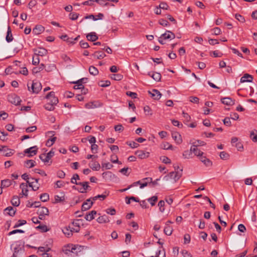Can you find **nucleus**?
Wrapping results in <instances>:
<instances>
[{
	"instance_id": "nucleus-1",
	"label": "nucleus",
	"mask_w": 257,
	"mask_h": 257,
	"mask_svg": "<svg viewBox=\"0 0 257 257\" xmlns=\"http://www.w3.org/2000/svg\"><path fill=\"white\" fill-rule=\"evenodd\" d=\"M81 246L78 245L68 244L65 246L63 249L64 252L67 255H69L71 253H75L78 255V252L81 251Z\"/></svg>"
},
{
	"instance_id": "nucleus-2",
	"label": "nucleus",
	"mask_w": 257,
	"mask_h": 257,
	"mask_svg": "<svg viewBox=\"0 0 257 257\" xmlns=\"http://www.w3.org/2000/svg\"><path fill=\"white\" fill-rule=\"evenodd\" d=\"M8 99L10 102L16 105H20L22 101L20 97L15 93L9 94Z\"/></svg>"
},
{
	"instance_id": "nucleus-3",
	"label": "nucleus",
	"mask_w": 257,
	"mask_h": 257,
	"mask_svg": "<svg viewBox=\"0 0 257 257\" xmlns=\"http://www.w3.org/2000/svg\"><path fill=\"white\" fill-rule=\"evenodd\" d=\"M54 155V152L52 150L47 154H42L39 156L40 159L45 163H48Z\"/></svg>"
},
{
	"instance_id": "nucleus-4",
	"label": "nucleus",
	"mask_w": 257,
	"mask_h": 257,
	"mask_svg": "<svg viewBox=\"0 0 257 257\" xmlns=\"http://www.w3.org/2000/svg\"><path fill=\"white\" fill-rule=\"evenodd\" d=\"M46 98L50 100L49 103H51L53 105H56L58 103V99L55 95V92L51 91L47 94Z\"/></svg>"
},
{
	"instance_id": "nucleus-5",
	"label": "nucleus",
	"mask_w": 257,
	"mask_h": 257,
	"mask_svg": "<svg viewBox=\"0 0 257 257\" xmlns=\"http://www.w3.org/2000/svg\"><path fill=\"white\" fill-rule=\"evenodd\" d=\"M182 171H183V169H181L179 171H177L175 172H172L169 173V176L171 179H174L175 182H176L182 176Z\"/></svg>"
},
{
	"instance_id": "nucleus-6",
	"label": "nucleus",
	"mask_w": 257,
	"mask_h": 257,
	"mask_svg": "<svg viewBox=\"0 0 257 257\" xmlns=\"http://www.w3.org/2000/svg\"><path fill=\"white\" fill-rule=\"evenodd\" d=\"M42 89V85L40 82L39 81H33L32 86H31V89L33 93H38Z\"/></svg>"
},
{
	"instance_id": "nucleus-7",
	"label": "nucleus",
	"mask_w": 257,
	"mask_h": 257,
	"mask_svg": "<svg viewBox=\"0 0 257 257\" xmlns=\"http://www.w3.org/2000/svg\"><path fill=\"white\" fill-rule=\"evenodd\" d=\"M12 257H24V249L20 246L15 247Z\"/></svg>"
},
{
	"instance_id": "nucleus-8",
	"label": "nucleus",
	"mask_w": 257,
	"mask_h": 257,
	"mask_svg": "<svg viewBox=\"0 0 257 257\" xmlns=\"http://www.w3.org/2000/svg\"><path fill=\"white\" fill-rule=\"evenodd\" d=\"M38 148L36 146L30 147L24 151L25 154H28V157H31L37 154Z\"/></svg>"
},
{
	"instance_id": "nucleus-9",
	"label": "nucleus",
	"mask_w": 257,
	"mask_h": 257,
	"mask_svg": "<svg viewBox=\"0 0 257 257\" xmlns=\"http://www.w3.org/2000/svg\"><path fill=\"white\" fill-rule=\"evenodd\" d=\"M102 105V103L99 101H92L86 103L85 104V107L87 109H92L101 107Z\"/></svg>"
},
{
	"instance_id": "nucleus-10",
	"label": "nucleus",
	"mask_w": 257,
	"mask_h": 257,
	"mask_svg": "<svg viewBox=\"0 0 257 257\" xmlns=\"http://www.w3.org/2000/svg\"><path fill=\"white\" fill-rule=\"evenodd\" d=\"M195 143H193V145L191 147V151L192 153H194L195 156L199 157L200 158L202 156H203L204 153L197 148Z\"/></svg>"
},
{
	"instance_id": "nucleus-11",
	"label": "nucleus",
	"mask_w": 257,
	"mask_h": 257,
	"mask_svg": "<svg viewBox=\"0 0 257 257\" xmlns=\"http://www.w3.org/2000/svg\"><path fill=\"white\" fill-rule=\"evenodd\" d=\"M35 54L38 56H45L47 54V50L43 48H39L38 49H36L34 50Z\"/></svg>"
},
{
	"instance_id": "nucleus-12",
	"label": "nucleus",
	"mask_w": 257,
	"mask_h": 257,
	"mask_svg": "<svg viewBox=\"0 0 257 257\" xmlns=\"http://www.w3.org/2000/svg\"><path fill=\"white\" fill-rule=\"evenodd\" d=\"M149 94H151V96L156 100H158L161 98L162 95L160 92L157 89H153L152 91H149Z\"/></svg>"
},
{
	"instance_id": "nucleus-13",
	"label": "nucleus",
	"mask_w": 257,
	"mask_h": 257,
	"mask_svg": "<svg viewBox=\"0 0 257 257\" xmlns=\"http://www.w3.org/2000/svg\"><path fill=\"white\" fill-rule=\"evenodd\" d=\"M135 154L138 156V157L141 159H144L147 158L149 156V152H146L142 150H138L135 152Z\"/></svg>"
},
{
	"instance_id": "nucleus-14",
	"label": "nucleus",
	"mask_w": 257,
	"mask_h": 257,
	"mask_svg": "<svg viewBox=\"0 0 257 257\" xmlns=\"http://www.w3.org/2000/svg\"><path fill=\"white\" fill-rule=\"evenodd\" d=\"M161 38H163V39H173L175 38V34L170 31H167L166 33L163 34L161 35Z\"/></svg>"
},
{
	"instance_id": "nucleus-15",
	"label": "nucleus",
	"mask_w": 257,
	"mask_h": 257,
	"mask_svg": "<svg viewBox=\"0 0 257 257\" xmlns=\"http://www.w3.org/2000/svg\"><path fill=\"white\" fill-rule=\"evenodd\" d=\"M1 151L7 152L4 154V156L6 157L11 156L14 154L13 150L8 149L7 147L5 146H2V148H0V152Z\"/></svg>"
},
{
	"instance_id": "nucleus-16",
	"label": "nucleus",
	"mask_w": 257,
	"mask_h": 257,
	"mask_svg": "<svg viewBox=\"0 0 257 257\" xmlns=\"http://www.w3.org/2000/svg\"><path fill=\"white\" fill-rule=\"evenodd\" d=\"M252 76L248 74H245L241 78L240 82L244 83L246 82H251L252 81Z\"/></svg>"
},
{
	"instance_id": "nucleus-17",
	"label": "nucleus",
	"mask_w": 257,
	"mask_h": 257,
	"mask_svg": "<svg viewBox=\"0 0 257 257\" xmlns=\"http://www.w3.org/2000/svg\"><path fill=\"white\" fill-rule=\"evenodd\" d=\"M86 38L88 41L91 42H95L96 41L98 37L95 32H91L86 35Z\"/></svg>"
},
{
	"instance_id": "nucleus-18",
	"label": "nucleus",
	"mask_w": 257,
	"mask_h": 257,
	"mask_svg": "<svg viewBox=\"0 0 257 257\" xmlns=\"http://www.w3.org/2000/svg\"><path fill=\"white\" fill-rule=\"evenodd\" d=\"M200 160L206 166L210 167L212 165V162L205 156H202L200 158Z\"/></svg>"
},
{
	"instance_id": "nucleus-19",
	"label": "nucleus",
	"mask_w": 257,
	"mask_h": 257,
	"mask_svg": "<svg viewBox=\"0 0 257 257\" xmlns=\"http://www.w3.org/2000/svg\"><path fill=\"white\" fill-rule=\"evenodd\" d=\"M45 28L41 25H37L33 30V33L39 35L44 31Z\"/></svg>"
},
{
	"instance_id": "nucleus-20",
	"label": "nucleus",
	"mask_w": 257,
	"mask_h": 257,
	"mask_svg": "<svg viewBox=\"0 0 257 257\" xmlns=\"http://www.w3.org/2000/svg\"><path fill=\"white\" fill-rule=\"evenodd\" d=\"M97 213L96 211L95 210H92L91 211L86 213L85 216V219L87 221H91L94 218V215H96Z\"/></svg>"
},
{
	"instance_id": "nucleus-21",
	"label": "nucleus",
	"mask_w": 257,
	"mask_h": 257,
	"mask_svg": "<svg viewBox=\"0 0 257 257\" xmlns=\"http://www.w3.org/2000/svg\"><path fill=\"white\" fill-rule=\"evenodd\" d=\"M221 102L227 105H232L234 104V100L230 97H224L221 99Z\"/></svg>"
},
{
	"instance_id": "nucleus-22",
	"label": "nucleus",
	"mask_w": 257,
	"mask_h": 257,
	"mask_svg": "<svg viewBox=\"0 0 257 257\" xmlns=\"http://www.w3.org/2000/svg\"><path fill=\"white\" fill-rule=\"evenodd\" d=\"M89 167L94 171H98L100 168L99 163L97 161H92L89 164Z\"/></svg>"
},
{
	"instance_id": "nucleus-23",
	"label": "nucleus",
	"mask_w": 257,
	"mask_h": 257,
	"mask_svg": "<svg viewBox=\"0 0 257 257\" xmlns=\"http://www.w3.org/2000/svg\"><path fill=\"white\" fill-rule=\"evenodd\" d=\"M102 176L105 180H111L114 175L110 171H107L102 174Z\"/></svg>"
},
{
	"instance_id": "nucleus-24",
	"label": "nucleus",
	"mask_w": 257,
	"mask_h": 257,
	"mask_svg": "<svg viewBox=\"0 0 257 257\" xmlns=\"http://www.w3.org/2000/svg\"><path fill=\"white\" fill-rule=\"evenodd\" d=\"M97 221L99 223H104L108 222L109 221V219L107 215H103L101 216H99L97 219Z\"/></svg>"
},
{
	"instance_id": "nucleus-25",
	"label": "nucleus",
	"mask_w": 257,
	"mask_h": 257,
	"mask_svg": "<svg viewBox=\"0 0 257 257\" xmlns=\"http://www.w3.org/2000/svg\"><path fill=\"white\" fill-rule=\"evenodd\" d=\"M92 56L95 58L101 59L105 57L106 55L101 51H96L92 54Z\"/></svg>"
},
{
	"instance_id": "nucleus-26",
	"label": "nucleus",
	"mask_w": 257,
	"mask_h": 257,
	"mask_svg": "<svg viewBox=\"0 0 257 257\" xmlns=\"http://www.w3.org/2000/svg\"><path fill=\"white\" fill-rule=\"evenodd\" d=\"M6 40L8 43L12 42L13 40V35L12 33V31H11V28L10 26H8V31H7V36L6 37Z\"/></svg>"
},
{
	"instance_id": "nucleus-27",
	"label": "nucleus",
	"mask_w": 257,
	"mask_h": 257,
	"mask_svg": "<svg viewBox=\"0 0 257 257\" xmlns=\"http://www.w3.org/2000/svg\"><path fill=\"white\" fill-rule=\"evenodd\" d=\"M173 139L176 142L177 144H180L182 142L181 135L177 133H173L172 134Z\"/></svg>"
},
{
	"instance_id": "nucleus-28",
	"label": "nucleus",
	"mask_w": 257,
	"mask_h": 257,
	"mask_svg": "<svg viewBox=\"0 0 257 257\" xmlns=\"http://www.w3.org/2000/svg\"><path fill=\"white\" fill-rule=\"evenodd\" d=\"M20 187L22 189V194L26 197L28 196V189L27 188V185L24 183L20 184Z\"/></svg>"
},
{
	"instance_id": "nucleus-29",
	"label": "nucleus",
	"mask_w": 257,
	"mask_h": 257,
	"mask_svg": "<svg viewBox=\"0 0 257 257\" xmlns=\"http://www.w3.org/2000/svg\"><path fill=\"white\" fill-rule=\"evenodd\" d=\"M93 202H91L90 203H88L87 202H84L81 207V210L82 211H86L88 209H89L91 206L93 205Z\"/></svg>"
},
{
	"instance_id": "nucleus-30",
	"label": "nucleus",
	"mask_w": 257,
	"mask_h": 257,
	"mask_svg": "<svg viewBox=\"0 0 257 257\" xmlns=\"http://www.w3.org/2000/svg\"><path fill=\"white\" fill-rule=\"evenodd\" d=\"M63 232L67 237H70L72 235L71 226H68L65 227L63 230Z\"/></svg>"
},
{
	"instance_id": "nucleus-31",
	"label": "nucleus",
	"mask_w": 257,
	"mask_h": 257,
	"mask_svg": "<svg viewBox=\"0 0 257 257\" xmlns=\"http://www.w3.org/2000/svg\"><path fill=\"white\" fill-rule=\"evenodd\" d=\"M11 203L14 206H19L20 204V200L18 196H14L11 200Z\"/></svg>"
},
{
	"instance_id": "nucleus-32",
	"label": "nucleus",
	"mask_w": 257,
	"mask_h": 257,
	"mask_svg": "<svg viewBox=\"0 0 257 257\" xmlns=\"http://www.w3.org/2000/svg\"><path fill=\"white\" fill-rule=\"evenodd\" d=\"M36 165V162L33 160H28L25 162V166L28 168H31Z\"/></svg>"
},
{
	"instance_id": "nucleus-33",
	"label": "nucleus",
	"mask_w": 257,
	"mask_h": 257,
	"mask_svg": "<svg viewBox=\"0 0 257 257\" xmlns=\"http://www.w3.org/2000/svg\"><path fill=\"white\" fill-rule=\"evenodd\" d=\"M38 214L44 215L45 216L48 215H49V210L47 208H46L45 207H42L38 210Z\"/></svg>"
},
{
	"instance_id": "nucleus-34",
	"label": "nucleus",
	"mask_w": 257,
	"mask_h": 257,
	"mask_svg": "<svg viewBox=\"0 0 257 257\" xmlns=\"http://www.w3.org/2000/svg\"><path fill=\"white\" fill-rule=\"evenodd\" d=\"M4 211H8V212H7V214L11 216H14L16 212V210H15L14 208L11 206L8 207L4 210Z\"/></svg>"
},
{
	"instance_id": "nucleus-35",
	"label": "nucleus",
	"mask_w": 257,
	"mask_h": 257,
	"mask_svg": "<svg viewBox=\"0 0 257 257\" xmlns=\"http://www.w3.org/2000/svg\"><path fill=\"white\" fill-rule=\"evenodd\" d=\"M158 199V196L156 195H154L147 199V201L150 203L152 206H153L156 204V203Z\"/></svg>"
},
{
	"instance_id": "nucleus-36",
	"label": "nucleus",
	"mask_w": 257,
	"mask_h": 257,
	"mask_svg": "<svg viewBox=\"0 0 257 257\" xmlns=\"http://www.w3.org/2000/svg\"><path fill=\"white\" fill-rule=\"evenodd\" d=\"M183 156L185 159H191L193 158L192 156V152L191 151V149L190 150H186L183 153Z\"/></svg>"
},
{
	"instance_id": "nucleus-37",
	"label": "nucleus",
	"mask_w": 257,
	"mask_h": 257,
	"mask_svg": "<svg viewBox=\"0 0 257 257\" xmlns=\"http://www.w3.org/2000/svg\"><path fill=\"white\" fill-rule=\"evenodd\" d=\"M12 184V182L10 180L7 179L2 180L1 182V188H3L5 187H9Z\"/></svg>"
},
{
	"instance_id": "nucleus-38",
	"label": "nucleus",
	"mask_w": 257,
	"mask_h": 257,
	"mask_svg": "<svg viewBox=\"0 0 257 257\" xmlns=\"http://www.w3.org/2000/svg\"><path fill=\"white\" fill-rule=\"evenodd\" d=\"M89 72L90 74L95 76L98 74V69L93 66H91L89 68Z\"/></svg>"
},
{
	"instance_id": "nucleus-39",
	"label": "nucleus",
	"mask_w": 257,
	"mask_h": 257,
	"mask_svg": "<svg viewBox=\"0 0 257 257\" xmlns=\"http://www.w3.org/2000/svg\"><path fill=\"white\" fill-rule=\"evenodd\" d=\"M152 78L156 81H160L161 79V75L158 72H153Z\"/></svg>"
},
{
	"instance_id": "nucleus-40",
	"label": "nucleus",
	"mask_w": 257,
	"mask_h": 257,
	"mask_svg": "<svg viewBox=\"0 0 257 257\" xmlns=\"http://www.w3.org/2000/svg\"><path fill=\"white\" fill-rule=\"evenodd\" d=\"M172 231L173 229L172 228V227L166 224V226H165L164 229V233L167 235H171Z\"/></svg>"
},
{
	"instance_id": "nucleus-41",
	"label": "nucleus",
	"mask_w": 257,
	"mask_h": 257,
	"mask_svg": "<svg viewBox=\"0 0 257 257\" xmlns=\"http://www.w3.org/2000/svg\"><path fill=\"white\" fill-rule=\"evenodd\" d=\"M40 198L42 202H47L49 199V195L47 193H43L40 196Z\"/></svg>"
},
{
	"instance_id": "nucleus-42",
	"label": "nucleus",
	"mask_w": 257,
	"mask_h": 257,
	"mask_svg": "<svg viewBox=\"0 0 257 257\" xmlns=\"http://www.w3.org/2000/svg\"><path fill=\"white\" fill-rule=\"evenodd\" d=\"M77 180H80L79 176L77 174H75L73 175V177L71 179V183L72 184L78 185V183H77L76 181Z\"/></svg>"
},
{
	"instance_id": "nucleus-43",
	"label": "nucleus",
	"mask_w": 257,
	"mask_h": 257,
	"mask_svg": "<svg viewBox=\"0 0 257 257\" xmlns=\"http://www.w3.org/2000/svg\"><path fill=\"white\" fill-rule=\"evenodd\" d=\"M34 182H30L27 181V183L29 184V187H31L34 191H36L39 188V185L38 184L33 185Z\"/></svg>"
},
{
	"instance_id": "nucleus-44",
	"label": "nucleus",
	"mask_w": 257,
	"mask_h": 257,
	"mask_svg": "<svg viewBox=\"0 0 257 257\" xmlns=\"http://www.w3.org/2000/svg\"><path fill=\"white\" fill-rule=\"evenodd\" d=\"M219 156H220V158L222 160L228 159L229 157V154L224 151L220 153Z\"/></svg>"
},
{
	"instance_id": "nucleus-45",
	"label": "nucleus",
	"mask_w": 257,
	"mask_h": 257,
	"mask_svg": "<svg viewBox=\"0 0 257 257\" xmlns=\"http://www.w3.org/2000/svg\"><path fill=\"white\" fill-rule=\"evenodd\" d=\"M158 205L159 207V210H160V212H164L165 211V208H164L165 202H164V201H163V200L160 201L158 203Z\"/></svg>"
},
{
	"instance_id": "nucleus-46",
	"label": "nucleus",
	"mask_w": 257,
	"mask_h": 257,
	"mask_svg": "<svg viewBox=\"0 0 257 257\" xmlns=\"http://www.w3.org/2000/svg\"><path fill=\"white\" fill-rule=\"evenodd\" d=\"M108 195V194L107 195H98L96 196H94L92 198V200L93 201H95L97 199H100L101 200H104L106 196Z\"/></svg>"
},
{
	"instance_id": "nucleus-47",
	"label": "nucleus",
	"mask_w": 257,
	"mask_h": 257,
	"mask_svg": "<svg viewBox=\"0 0 257 257\" xmlns=\"http://www.w3.org/2000/svg\"><path fill=\"white\" fill-rule=\"evenodd\" d=\"M56 139H57L56 137H53L52 139H49L47 141V142L46 143V145L48 147H51L55 143V142L56 140Z\"/></svg>"
},
{
	"instance_id": "nucleus-48",
	"label": "nucleus",
	"mask_w": 257,
	"mask_h": 257,
	"mask_svg": "<svg viewBox=\"0 0 257 257\" xmlns=\"http://www.w3.org/2000/svg\"><path fill=\"white\" fill-rule=\"evenodd\" d=\"M111 78L113 80L119 81L123 78V76L120 74H113Z\"/></svg>"
},
{
	"instance_id": "nucleus-49",
	"label": "nucleus",
	"mask_w": 257,
	"mask_h": 257,
	"mask_svg": "<svg viewBox=\"0 0 257 257\" xmlns=\"http://www.w3.org/2000/svg\"><path fill=\"white\" fill-rule=\"evenodd\" d=\"M44 107L46 110L49 111H52L55 108L54 105L49 102H48L44 105Z\"/></svg>"
},
{
	"instance_id": "nucleus-50",
	"label": "nucleus",
	"mask_w": 257,
	"mask_h": 257,
	"mask_svg": "<svg viewBox=\"0 0 257 257\" xmlns=\"http://www.w3.org/2000/svg\"><path fill=\"white\" fill-rule=\"evenodd\" d=\"M162 148L164 150H171L172 148V146L169 143L166 142L162 145Z\"/></svg>"
},
{
	"instance_id": "nucleus-51",
	"label": "nucleus",
	"mask_w": 257,
	"mask_h": 257,
	"mask_svg": "<svg viewBox=\"0 0 257 257\" xmlns=\"http://www.w3.org/2000/svg\"><path fill=\"white\" fill-rule=\"evenodd\" d=\"M102 168H105V169H110L113 167V165L109 163H102Z\"/></svg>"
},
{
	"instance_id": "nucleus-52",
	"label": "nucleus",
	"mask_w": 257,
	"mask_h": 257,
	"mask_svg": "<svg viewBox=\"0 0 257 257\" xmlns=\"http://www.w3.org/2000/svg\"><path fill=\"white\" fill-rule=\"evenodd\" d=\"M78 185H81L82 186V188L84 191L87 190L89 187L88 185V182H79Z\"/></svg>"
},
{
	"instance_id": "nucleus-53",
	"label": "nucleus",
	"mask_w": 257,
	"mask_h": 257,
	"mask_svg": "<svg viewBox=\"0 0 257 257\" xmlns=\"http://www.w3.org/2000/svg\"><path fill=\"white\" fill-rule=\"evenodd\" d=\"M36 228L41 229L43 232H45L49 230L47 226L45 225H40Z\"/></svg>"
},
{
	"instance_id": "nucleus-54",
	"label": "nucleus",
	"mask_w": 257,
	"mask_h": 257,
	"mask_svg": "<svg viewBox=\"0 0 257 257\" xmlns=\"http://www.w3.org/2000/svg\"><path fill=\"white\" fill-rule=\"evenodd\" d=\"M126 144L132 148H137L139 147L140 145L135 142H127Z\"/></svg>"
},
{
	"instance_id": "nucleus-55",
	"label": "nucleus",
	"mask_w": 257,
	"mask_h": 257,
	"mask_svg": "<svg viewBox=\"0 0 257 257\" xmlns=\"http://www.w3.org/2000/svg\"><path fill=\"white\" fill-rule=\"evenodd\" d=\"M27 222L25 220H19L18 223H16L14 226V228L19 227L22 225L26 224Z\"/></svg>"
},
{
	"instance_id": "nucleus-56",
	"label": "nucleus",
	"mask_w": 257,
	"mask_h": 257,
	"mask_svg": "<svg viewBox=\"0 0 257 257\" xmlns=\"http://www.w3.org/2000/svg\"><path fill=\"white\" fill-rule=\"evenodd\" d=\"M50 250V248L48 247L40 246L38 248V252H48Z\"/></svg>"
},
{
	"instance_id": "nucleus-57",
	"label": "nucleus",
	"mask_w": 257,
	"mask_h": 257,
	"mask_svg": "<svg viewBox=\"0 0 257 257\" xmlns=\"http://www.w3.org/2000/svg\"><path fill=\"white\" fill-rule=\"evenodd\" d=\"M235 18L240 22L244 23L245 22L244 18L240 15V14H236L235 16Z\"/></svg>"
},
{
	"instance_id": "nucleus-58",
	"label": "nucleus",
	"mask_w": 257,
	"mask_h": 257,
	"mask_svg": "<svg viewBox=\"0 0 257 257\" xmlns=\"http://www.w3.org/2000/svg\"><path fill=\"white\" fill-rule=\"evenodd\" d=\"M110 161L113 163L121 164L118 160V158L116 155H111Z\"/></svg>"
},
{
	"instance_id": "nucleus-59",
	"label": "nucleus",
	"mask_w": 257,
	"mask_h": 257,
	"mask_svg": "<svg viewBox=\"0 0 257 257\" xmlns=\"http://www.w3.org/2000/svg\"><path fill=\"white\" fill-rule=\"evenodd\" d=\"M159 7L160 9L163 10H168L169 9L168 5L165 2H161L159 5Z\"/></svg>"
},
{
	"instance_id": "nucleus-60",
	"label": "nucleus",
	"mask_w": 257,
	"mask_h": 257,
	"mask_svg": "<svg viewBox=\"0 0 257 257\" xmlns=\"http://www.w3.org/2000/svg\"><path fill=\"white\" fill-rule=\"evenodd\" d=\"M163 163L165 164H170L171 160L166 156H162L160 158Z\"/></svg>"
},
{
	"instance_id": "nucleus-61",
	"label": "nucleus",
	"mask_w": 257,
	"mask_h": 257,
	"mask_svg": "<svg viewBox=\"0 0 257 257\" xmlns=\"http://www.w3.org/2000/svg\"><path fill=\"white\" fill-rule=\"evenodd\" d=\"M165 251L163 249V250H159L158 251L156 252V257H165Z\"/></svg>"
},
{
	"instance_id": "nucleus-62",
	"label": "nucleus",
	"mask_w": 257,
	"mask_h": 257,
	"mask_svg": "<svg viewBox=\"0 0 257 257\" xmlns=\"http://www.w3.org/2000/svg\"><path fill=\"white\" fill-rule=\"evenodd\" d=\"M189 100L190 102L194 103H198L199 102V99L196 96H190L189 97Z\"/></svg>"
},
{
	"instance_id": "nucleus-63",
	"label": "nucleus",
	"mask_w": 257,
	"mask_h": 257,
	"mask_svg": "<svg viewBox=\"0 0 257 257\" xmlns=\"http://www.w3.org/2000/svg\"><path fill=\"white\" fill-rule=\"evenodd\" d=\"M65 200L64 196L60 197L59 195L55 196V203H59Z\"/></svg>"
},
{
	"instance_id": "nucleus-64",
	"label": "nucleus",
	"mask_w": 257,
	"mask_h": 257,
	"mask_svg": "<svg viewBox=\"0 0 257 257\" xmlns=\"http://www.w3.org/2000/svg\"><path fill=\"white\" fill-rule=\"evenodd\" d=\"M65 175V172L62 170H59L57 172V176L59 178H64Z\"/></svg>"
}]
</instances>
